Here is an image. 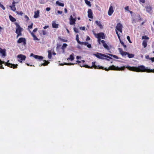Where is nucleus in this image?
<instances>
[{"instance_id":"nucleus-1","label":"nucleus","mask_w":154,"mask_h":154,"mask_svg":"<svg viewBox=\"0 0 154 154\" xmlns=\"http://www.w3.org/2000/svg\"><path fill=\"white\" fill-rule=\"evenodd\" d=\"M90 68H92L93 67H94L95 69H104L105 71H108L109 70H123L125 68V66H122L121 67H119L118 66H115L112 65L110 66L109 68L107 69L106 68H104L103 67L100 66V65L97 66L95 65V62H92V66L91 67L90 66Z\"/></svg>"},{"instance_id":"nucleus-2","label":"nucleus","mask_w":154,"mask_h":154,"mask_svg":"<svg viewBox=\"0 0 154 154\" xmlns=\"http://www.w3.org/2000/svg\"><path fill=\"white\" fill-rule=\"evenodd\" d=\"M126 68L129 70L137 72H154L153 70L149 69L146 68L143 65H140L138 67L126 66Z\"/></svg>"},{"instance_id":"nucleus-3","label":"nucleus","mask_w":154,"mask_h":154,"mask_svg":"<svg viewBox=\"0 0 154 154\" xmlns=\"http://www.w3.org/2000/svg\"><path fill=\"white\" fill-rule=\"evenodd\" d=\"M17 43L18 44L22 43L23 45L25 46L26 45V39L24 38H20L17 41Z\"/></svg>"},{"instance_id":"nucleus-4","label":"nucleus","mask_w":154,"mask_h":154,"mask_svg":"<svg viewBox=\"0 0 154 154\" xmlns=\"http://www.w3.org/2000/svg\"><path fill=\"white\" fill-rule=\"evenodd\" d=\"M9 60L7 61V62H5L4 63L5 64V66H8L10 67L11 68H13L14 69L17 68L18 65L17 64H12L9 63Z\"/></svg>"},{"instance_id":"nucleus-5","label":"nucleus","mask_w":154,"mask_h":154,"mask_svg":"<svg viewBox=\"0 0 154 154\" xmlns=\"http://www.w3.org/2000/svg\"><path fill=\"white\" fill-rule=\"evenodd\" d=\"M15 24L16 25L17 27L15 32L16 33L21 32L23 29L20 27L19 25L17 23H15Z\"/></svg>"},{"instance_id":"nucleus-6","label":"nucleus","mask_w":154,"mask_h":154,"mask_svg":"<svg viewBox=\"0 0 154 154\" xmlns=\"http://www.w3.org/2000/svg\"><path fill=\"white\" fill-rule=\"evenodd\" d=\"M70 20L69 23L71 25H73L75 23V22L76 20V17L75 18H73L72 15H71L69 18Z\"/></svg>"},{"instance_id":"nucleus-7","label":"nucleus","mask_w":154,"mask_h":154,"mask_svg":"<svg viewBox=\"0 0 154 154\" xmlns=\"http://www.w3.org/2000/svg\"><path fill=\"white\" fill-rule=\"evenodd\" d=\"M97 36H96L97 38H101L102 39H105L104 34L103 32H100L97 35Z\"/></svg>"},{"instance_id":"nucleus-8","label":"nucleus","mask_w":154,"mask_h":154,"mask_svg":"<svg viewBox=\"0 0 154 154\" xmlns=\"http://www.w3.org/2000/svg\"><path fill=\"white\" fill-rule=\"evenodd\" d=\"M114 11L113 9V7L112 6H110L109 8V9L108 11V14L109 16H111L112 15V14L113 13V12Z\"/></svg>"},{"instance_id":"nucleus-9","label":"nucleus","mask_w":154,"mask_h":154,"mask_svg":"<svg viewBox=\"0 0 154 154\" xmlns=\"http://www.w3.org/2000/svg\"><path fill=\"white\" fill-rule=\"evenodd\" d=\"M17 58L19 59H20L21 60H25L26 57L25 56L21 54H19L17 56Z\"/></svg>"},{"instance_id":"nucleus-10","label":"nucleus","mask_w":154,"mask_h":154,"mask_svg":"<svg viewBox=\"0 0 154 154\" xmlns=\"http://www.w3.org/2000/svg\"><path fill=\"white\" fill-rule=\"evenodd\" d=\"M0 53L2 55V56L4 57L6 56V50L5 49H3L0 48Z\"/></svg>"},{"instance_id":"nucleus-11","label":"nucleus","mask_w":154,"mask_h":154,"mask_svg":"<svg viewBox=\"0 0 154 154\" xmlns=\"http://www.w3.org/2000/svg\"><path fill=\"white\" fill-rule=\"evenodd\" d=\"M88 17L90 18H92V13L91 10V9H89L88 11Z\"/></svg>"},{"instance_id":"nucleus-12","label":"nucleus","mask_w":154,"mask_h":154,"mask_svg":"<svg viewBox=\"0 0 154 154\" xmlns=\"http://www.w3.org/2000/svg\"><path fill=\"white\" fill-rule=\"evenodd\" d=\"M104 54L102 53L97 52L96 54H93V55L96 57H97V58L100 59L102 58V57H100V55H104Z\"/></svg>"},{"instance_id":"nucleus-13","label":"nucleus","mask_w":154,"mask_h":154,"mask_svg":"<svg viewBox=\"0 0 154 154\" xmlns=\"http://www.w3.org/2000/svg\"><path fill=\"white\" fill-rule=\"evenodd\" d=\"M95 23L99 27L100 29H102L103 28V26L102 25L100 21H98V20H96L95 21Z\"/></svg>"},{"instance_id":"nucleus-14","label":"nucleus","mask_w":154,"mask_h":154,"mask_svg":"<svg viewBox=\"0 0 154 154\" xmlns=\"http://www.w3.org/2000/svg\"><path fill=\"white\" fill-rule=\"evenodd\" d=\"M123 26L120 23H119L117 24V26L116 27V29L118 30H119L122 29Z\"/></svg>"},{"instance_id":"nucleus-15","label":"nucleus","mask_w":154,"mask_h":154,"mask_svg":"<svg viewBox=\"0 0 154 154\" xmlns=\"http://www.w3.org/2000/svg\"><path fill=\"white\" fill-rule=\"evenodd\" d=\"M146 11L148 13H150L152 9V7L150 6H147L145 7Z\"/></svg>"},{"instance_id":"nucleus-16","label":"nucleus","mask_w":154,"mask_h":154,"mask_svg":"<svg viewBox=\"0 0 154 154\" xmlns=\"http://www.w3.org/2000/svg\"><path fill=\"white\" fill-rule=\"evenodd\" d=\"M29 32L31 33V35L33 37L34 40L37 41H38L39 40V39L37 38L36 36L34 35V34L33 33V32H31V31L30 30Z\"/></svg>"},{"instance_id":"nucleus-17","label":"nucleus","mask_w":154,"mask_h":154,"mask_svg":"<svg viewBox=\"0 0 154 154\" xmlns=\"http://www.w3.org/2000/svg\"><path fill=\"white\" fill-rule=\"evenodd\" d=\"M35 14L34 16V17L35 18H37L38 17L39 11V10H37L34 12Z\"/></svg>"},{"instance_id":"nucleus-18","label":"nucleus","mask_w":154,"mask_h":154,"mask_svg":"<svg viewBox=\"0 0 154 154\" xmlns=\"http://www.w3.org/2000/svg\"><path fill=\"white\" fill-rule=\"evenodd\" d=\"M74 59V54L72 53L69 56V57L67 58L68 60H70L71 61L73 60Z\"/></svg>"},{"instance_id":"nucleus-19","label":"nucleus","mask_w":154,"mask_h":154,"mask_svg":"<svg viewBox=\"0 0 154 154\" xmlns=\"http://www.w3.org/2000/svg\"><path fill=\"white\" fill-rule=\"evenodd\" d=\"M35 58L40 60L43 59V57L42 56L36 55V56H35Z\"/></svg>"},{"instance_id":"nucleus-20","label":"nucleus","mask_w":154,"mask_h":154,"mask_svg":"<svg viewBox=\"0 0 154 154\" xmlns=\"http://www.w3.org/2000/svg\"><path fill=\"white\" fill-rule=\"evenodd\" d=\"M56 5L58 6H60L61 7H63L64 5V4L63 3H61L59 2V1H57L56 2Z\"/></svg>"},{"instance_id":"nucleus-21","label":"nucleus","mask_w":154,"mask_h":154,"mask_svg":"<svg viewBox=\"0 0 154 154\" xmlns=\"http://www.w3.org/2000/svg\"><path fill=\"white\" fill-rule=\"evenodd\" d=\"M9 17L10 20L12 22H14L16 21V19L14 18L11 15H9Z\"/></svg>"},{"instance_id":"nucleus-22","label":"nucleus","mask_w":154,"mask_h":154,"mask_svg":"<svg viewBox=\"0 0 154 154\" xmlns=\"http://www.w3.org/2000/svg\"><path fill=\"white\" fill-rule=\"evenodd\" d=\"M52 27L54 28H58L59 25L58 24H56L55 22L53 21L52 23Z\"/></svg>"},{"instance_id":"nucleus-23","label":"nucleus","mask_w":154,"mask_h":154,"mask_svg":"<svg viewBox=\"0 0 154 154\" xmlns=\"http://www.w3.org/2000/svg\"><path fill=\"white\" fill-rule=\"evenodd\" d=\"M45 62L43 63H42L41 65V66H45L47 65L48 63H49V62L48 61L44 60Z\"/></svg>"},{"instance_id":"nucleus-24","label":"nucleus","mask_w":154,"mask_h":154,"mask_svg":"<svg viewBox=\"0 0 154 154\" xmlns=\"http://www.w3.org/2000/svg\"><path fill=\"white\" fill-rule=\"evenodd\" d=\"M85 2L86 4L89 7L91 6V2L88 1V0H85Z\"/></svg>"},{"instance_id":"nucleus-25","label":"nucleus","mask_w":154,"mask_h":154,"mask_svg":"<svg viewBox=\"0 0 154 154\" xmlns=\"http://www.w3.org/2000/svg\"><path fill=\"white\" fill-rule=\"evenodd\" d=\"M79 65L81 67H85L86 68H90V66H88L87 65H83L80 64Z\"/></svg>"},{"instance_id":"nucleus-26","label":"nucleus","mask_w":154,"mask_h":154,"mask_svg":"<svg viewBox=\"0 0 154 154\" xmlns=\"http://www.w3.org/2000/svg\"><path fill=\"white\" fill-rule=\"evenodd\" d=\"M107 54L111 57H112L115 58L117 59H119V57L116 55H113L112 54Z\"/></svg>"},{"instance_id":"nucleus-27","label":"nucleus","mask_w":154,"mask_h":154,"mask_svg":"<svg viewBox=\"0 0 154 154\" xmlns=\"http://www.w3.org/2000/svg\"><path fill=\"white\" fill-rule=\"evenodd\" d=\"M134 54H130L129 53L128 54V57L129 58H131L134 57Z\"/></svg>"},{"instance_id":"nucleus-28","label":"nucleus","mask_w":154,"mask_h":154,"mask_svg":"<svg viewBox=\"0 0 154 154\" xmlns=\"http://www.w3.org/2000/svg\"><path fill=\"white\" fill-rule=\"evenodd\" d=\"M142 45L144 48H146L147 45V42L145 40H143V42Z\"/></svg>"},{"instance_id":"nucleus-29","label":"nucleus","mask_w":154,"mask_h":154,"mask_svg":"<svg viewBox=\"0 0 154 154\" xmlns=\"http://www.w3.org/2000/svg\"><path fill=\"white\" fill-rule=\"evenodd\" d=\"M104 47L107 49V50H109V48L108 45L106 44L105 43V44H104L103 45Z\"/></svg>"},{"instance_id":"nucleus-30","label":"nucleus","mask_w":154,"mask_h":154,"mask_svg":"<svg viewBox=\"0 0 154 154\" xmlns=\"http://www.w3.org/2000/svg\"><path fill=\"white\" fill-rule=\"evenodd\" d=\"M52 54L51 52L50 51H48V57L49 59H51V58Z\"/></svg>"},{"instance_id":"nucleus-31","label":"nucleus","mask_w":154,"mask_h":154,"mask_svg":"<svg viewBox=\"0 0 154 154\" xmlns=\"http://www.w3.org/2000/svg\"><path fill=\"white\" fill-rule=\"evenodd\" d=\"M128 52H127L126 51H123L122 52V53H121V54L122 56H125L127 55H128Z\"/></svg>"},{"instance_id":"nucleus-32","label":"nucleus","mask_w":154,"mask_h":154,"mask_svg":"<svg viewBox=\"0 0 154 154\" xmlns=\"http://www.w3.org/2000/svg\"><path fill=\"white\" fill-rule=\"evenodd\" d=\"M67 46V45L66 43H64L61 47L62 49H65Z\"/></svg>"},{"instance_id":"nucleus-33","label":"nucleus","mask_w":154,"mask_h":154,"mask_svg":"<svg viewBox=\"0 0 154 154\" xmlns=\"http://www.w3.org/2000/svg\"><path fill=\"white\" fill-rule=\"evenodd\" d=\"M58 38L61 41L63 42H66L67 41V40L66 39H63L61 38L60 36H59L58 37Z\"/></svg>"},{"instance_id":"nucleus-34","label":"nucleus","mask_w":154,"mask_h":154,"mask_svg":"<svg viewBox=\"0 0 154 154\" xmlns=\"http://www.w3.org/2000/svg\"><path fill=\"white\" fill-rule=\"evenodd\" d=\"M137 18L136 19L137 20V19L138 20V21H140L142 20L140 16L139 15H138L137 16Z\"/></svg>"},{"instance_id":"nucleus-35","label":"nucleus","mask_w":154,"mask_h":154,"mask_svg":"<svg viewBox=\"0 0 154 154\" xmlns=\"http://www.w3.org/2000/svg\"><path fill=\"white\" fill-rule=\"evenodd\" d=\"M60 46H61L60 45H58V44L57 45V46L56 47V50L57 51H59L60 47Z\"/></svg>"},{"instance_id":"nucleus-36","label":"nucleus","mask_w":154,"mask_h":154,"mask_svg":"<svg viewBox=\"0 0 154 154\" xmlns=\"http://www.w3.org/2000/svg\"><path fill=\"white\" fill-rule=\"evenodd\" d=\"M149 38L146 35L143 36L142 37V39H148Z\"/></svg>"},{"instance_id":"nucleus-37","label":"nucleus","mask_w":154,"mask_h":154,"mask_svg":"<svg viewBox=\"0 0 154 154\" xmlns=\"http://www.w3.org/2000/svg\"><path fill=\"white\" fill-rule=\"evenodd\" d=\"M42 34L43 35H46L48 34V32L46 30H42Z\"/></svg>"},{"instance_id":"nucleus-38","label":"nucleus","mask_w":154,"mask_h":154,"mask_svg":"<svg viewBox=\"0 0 154 154\" xmlns=\"http://www.w3.org/2000/svg\"><path fill=\"white\" fill-rule=\"evenodd\" d=\"M131 20H132V23H136V21H137V20L136 19H135L134 18H132Z\"/></svg>"},{"instance_id":"nucleus-39","label":"nucleus","mask_w":154,"mask_h":154,"mask_svg":"<svg viewBox=\"0 0 154 154\" xmlns=\"http://www.w3.org/2000/svg\"><path fill=\"white\" fill-rule=\"evenodd\" d=\"M74 64H75V63L74 64V63H64V65H73Z\"/></svg>"},{"instance_id":"nucleus-40","label":"nucleus","mask_w":154,"mask_h":154,"mask_svg":"<svg viewBox=\"0 0 154 154\" xmlns=\"http://www.w3.org/2000/svg\"><path fill=\"white\" fill-rule=\"evenodd\" d=\"M73 29H74V31L75 33H77L79 32L78 29L77 28H75V27Z\"/></svg>"},{"instance_id":"nucleus-41","label":"nucleus","mask_w":154,"mask_h":154,"mask_svg":"<svg viewBox=\"0 0 154 154\" xmlns=\"http://www.w3.org/2000/svg\"><path fill=\"white\" fill-rule=\"evenodd\" d=\"M0 7H1L3 10H5V8L4 6L3 5L1 4L0 2Z\"/></svg>"},{"instance_id":"nucleus-42","label":"nucleus","mask_w":154,"mask_h":154,"mask_svg":"<svg viewBox=\"0 0 154 154\" xmlns=\"http://www.w3.org/2000/svg\"><path fill=\"white\" fill-rule=\"evenodd\" d=\"M116 34H117L118 38L120 41V40H121V38H120V35H119V33H118V32L116 30Z\"/></svg>"},{"instance_id":"nucleus-43","label":"nucleus","mask_w":154,"mask_h":154,"mask_svg":"<svg viewBox=\"0 0 154 154\" xmlns=\"http://www.w3.org/2000/svg\"><path fill=\"white\" fill-rule=\"evenodd\" d=\"M16 13L17 14L20 15H22L23 14V13L22 12H21H21H19L18 11H16Z\"/></svg>"},{"instance_id":"nucleus-44","label":"nucleus","mask_w":154,"mask_h":154,"mask_svg":"<svg viewBox=\"0 0 154 154\" xmlns=\"http://www.w3.org/2000/svg\"><path fill=\"white\" fill-rule=\"evenodd\" d=\"M11 9L14 11H15L16 10V8L15 7H10Z\"/></svg>"},{"instance_id":"nucleus-45","label":"nucleus","mask_w":154,"mask_h":154,"mask_svg":"<svg viewBox=\"0 0 154 154\" xmlns=\"http://www.w3.org/2000/svg\"><path fill=\"white\" fill-rule=\"evenodd\" d=\"M127 39H128V41L129 42L131 43H132V42H131V41L130 40V37L129 36H128L127 37Z\"/></svg>"},{"instance_id":"nucleus-46","label":"nucleus","mask_w":154,"mask_h":154,"mask_svg":"<svg viewBox=\"0 0 154 154\" xmlns=\"http://www.w3.org/2000/svg\"><path fill=\"white\" fill-rule=\"evenodd\" d=\"M33 25V23H32L31 24L28 26V28L29 29H32V28Z\"/></svg>"},{"instance_id":"nucleus-47","label":"nucleus","mask_w":154,"mask_h":154,"mask_svg":"<svg viewBox=\"0 0 154 154\" xmlns=\"http://www.w3.org/2000/svg\"><path fill=\"white\" fill-rule=\"evenodd\" d=\"M118 50H119L121 54V53H122V52H123V51H122V49L120 48H118Z\"/></svg>"},{"instance_id":"nucleus-48","label":"nucleus","mask_w":154,"mask_h":154,"mask_svg":"<svg viewBox=\"0 0 154 154\" xmlns=\"http://www.w3.org/2000/svg\"><path fill=\"white\" fill-rule=\"evenodd\" d=\"M104 56H105V57L109 59H112V58H111V57L108 56L106 55L105 54H104Z\"/></svg>"},{"instance_id":"nucleus-49","label":"nucleus","mask_w":154,"mask_h":154,"mask_svg":"<svg viewBox=\"0 0 154 154\" xmlns=\"http://www.w3.org/2000/svg\"><path fill=\"white\" fill-rule=\"evenodd\" d=\"M86 46L89 48H91V44L88 43Z\"/></svg>"},{"instance_id":"nucleus-50","label":"nucleus","mask_w":154,"mask_h":154,"mask_svg":"<svg viewBox=\"0 0 154 154\" xmlns=\"http://www.w3.org/2000/svg\"><path fill=\"white\" fill-rule=\"evenodd\" d=\"M80 29L83 30H85V27L84 26L83 27H80Z\"/></svg>"},{"instance_id":"nucleus-51","label":"nucleus","mask_w":154,"mask_h":154,"mask_svg":"<svg viewBox=\"0 0 154 154\" xmlns=\"http://www.w3.org/2000/svg\"><path fill=\"white\" fill-rule=\"evenodd\" d=\"M77 42L80 44H81V45H82V44H83V43L82 42H81L79 40H77Z\"/></svg>"},{"instance_id":"nucleus-52","label":"nucleus","mask_w":154,"mask_h":154,"mask_svg":"<svg viewBox=\"0 0 154 154\" xmlns=\"http://www.w3.org/2000/svg\"><path fill=\"white\" fill-rule=\"evenodd\" d=\"M82 42L83 43V44H82V45H84L86 46H87V45H88V42Z\"/></svg>"},{"instance_id":"nucleus-53","label":"nucleus","mask_w":154,"mask_h":154,"mask_svg":"<svg viewBox=\"0 0 154 154\" xmlns=\"http://www.w3.org/2000/svg\"><path fill=\"white\" fill-rule=\"evenodd\" d=\"M51 10V8L49 7H47L46 8V10L47 11H49Z\"/></svg>"},{"instance_id":"nucleus-54","label":"nucleus","mask_w":154,"mask_h":154,"mask_svg":"<svg viewBox=\"0 0 154 154\" xmlns=\"http://www.w3.org/2000/svg\"><path fill=\"white\" fill-rule=\"evenodd\" d=\"M149 60H151L152 62H154V57L150 58Z\"/></svg>"},{"instance_id":"nucleus-55","label":"nucleus","mask_w":154,"mask_h":154,"mask_svg":"<svg viewBox=\"0 0 154 154\" xmlns=\"http://www.w3.org/2000/svg\"><path fill=\"white\" fill-rule=\"evenodd\" d=\"M125 9L126 11H128V10H129V7L128 6H126V7H125Z\"/></svg>"},{"instance_id":"nucleus-56","label":"nucleus","mask_w":154,"mask_h":154,"mask_svg":"<svg viewBox=\"0 0 154 154\" xmlns=\"http://www.w3.org/2000/svg\"><path fill=\"white\" fill-rule=\"evenodd\" d=\"M25 18L27 19V20L28 21L29 20V17L26 15H25L24 17Z\"/></svg>"},{"instance_id":"nucleus-57","label":"nucleus","mask_w":154,"mask_h":154,"mask_svg":"<svg viewBox=\"0 0 154 154\" xmlns=\"http://www.w3.org/2000/svg\"><path fill=\"white\" fill-rule=\"evenodd\" d=\"M76 41L79 40V35L78 34L76 35Z\"/></svg>"},{"instance_id":"nucleus-58","label":"nucleus","mask_w":154,"mask_h":154,"mask_svg":"<svg viewBox=\"0 0 154 154\" xmlns=\"http://www.w3.org/2000/svg\"><path fill=\"white\" fill-rule=\"evenodd\" d=\"M35 56H36V55L34 54L33 53L31 54L30 55V57H33L34 58H35Z\"/></svg>"},{"instance_id":"nucleus-59","label":"nucleus","mask_w":154,"mask_h":154,"mask_svg":"<svg viewBox=\"0 0 154 154\" xmlns=\"http://www.w3.org/2000/svg\"><path fill=\"white\" fill-rule=\"evenodd\" d=\"M63 13V12L61 11H58L57 13L59 14H61Z\"/></svg>"},{"instance_id":"nucleus-60","label":"nucleus","mask_w":154,"mask_h":154,"mask_svg":"<svg viewBox=\"0 0 154 154\" xmlns=\"http://www.w3.org/2000/svg\"><path fill=\"white\" fill-rule=\"evenodd\" d=\"M100 57H102V58H100V59H105V58L104 57H105V56L104 55H101V56H100Z\"/></svg>"},{"instance_id":"nucleus-61","label":"nucleus","mask_w":154,"mask_h":154,"mask_svg":"<svg viewBox=\"0 0 154 154\" xmlns=\"http://www.w3.org/2000/svg\"><path fill=\"white\" fill-rule=\"evenodd\" d=\"M140 1L143 3H144L145 2V0H140Z\"/></svg>"},{"instance_id":"nucleus-62","label":"nucleus","mask_w":154,"mask_h":154,"mask_svg":"<svg viewBox=\"0 0 154 154\" xmlns=\"http://www.w3.org/2000/svg\"><path fill=\"white\" fill-rule=\"evenodd\" d=\"M38 30V29L37 28H36L33 31V32H36Z\"/></svg>"},{"instance_id":"nucleus-63","label":"nucleus","mask_w":154,"mask_h":154,"mask_svg":"<svg viewBox=\"0 0 154 154\" xmlns=\"http://www.w3.org/2000/svg\"><path fill=\"white\" fill-rule=\"evenodd\" d=\"M145 58L146 59L149 60V58H150L149 57V56L148 55L146 56H145Z\"/></svg>"},{"instance_id":"nucleus-64","label":"nucleus","mask_w":154,"mask_h":154,"mask_svg":"<svg viewBox=\"0 0 154 154\" xmlns=\"http://www.w3.org/2000/svg\"><path fill=\"white\" fill-rule=\"evenodd\" d=\"M48 27H49V26H45L43 28L44 29H46L47 28H48Z\"/></svg>"}]
</instances>
